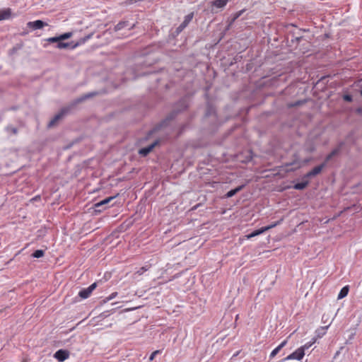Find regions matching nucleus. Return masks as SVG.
I'll return each mask as SVG.
<instances>
[{
    "mask_svg": "<svg viewBox=\"0 0 362 362\" xmlns=\"http://www.w3.org/2000/svg\"><path fill=\"white\" fill-rule=\"evenodd\" d=\"M98 94V93L96 91L83 94L80 97L72 100L68 105L62 107L59 112L57 115H55L54 117L49 121V122L47 124V128H52L56 126L57 122L60 119H62L64 116L71 113V111L74 110L78 104L94 96H96Z\"/></svg>",
    "mask_w": 362,
    "mask_h": 362,
    "instance_id": "obj_1",
    "label": "nucleus"
},
{
    "mask_svg": "<svg viewBox=\"0 0 362 362\" xmlns=\"http://www.w3.org/2000/svg\"><path fill=\"white\" fill-rule=\"evenodd\" d=\"M179 114V111L174 108L163 119L156 124L153 129L147 132L144 139L145 141L148 140L153 134L158 132L161 129L168 127L170 122L175 119Z\"/></svg>",
    "mask_w": 362,
    "mask_h": 362,
    "instance_id": "obj_2",
    "label": "nucleus"
},
{
    "mask_svg": "<svg viewBox=\"0 0 362 362\" xmlns=\"http://www.w3.org/2000/svg\"><path fill=\"white\" fill-rule=\"evenodd\" d=\"M93 34L94 33H90V34L81 37L76 43H74V42H64L60 41V42L57 44L56 47L58 49H75L76 47L84 44L86 42L90 40L93 37Z\"/></svg>",
    "mask_w": 362,
    "mask_h": 362,
    "instance_id": "obj_3",
    "label": "nucleus"
},
{
    "mask_svg": "<svg viewBox=\"0 0 362 362\" xmlns=\"http://www.w3.org/2000/svg\"><path fill=\"white\" fill-rule=\"evenodd\" d=\"M160 143V139H156L153 143H151L150 145L146 146V147H144V148H141L138 151V153L139 155H140L141 157H146L153 150V148L159 145Z\"/></svg>",
    "mask_w": 362,
    "mask_h": 362,
    "instance_id": "obj_4",
    "label": "nucleus"
},
{
    "mask_svg": "<svg viewBox=\"0 0 362 362\" xmlns=\"http://www.w3.org/2000/svg\"><path fill=\"white\" fill-rule=\"evenodd\" d=\"M228 1H229V0H214V1H211L210 2L211 13H218V11L215 10V8L222 9L226 6V4H228Z\"/></svg>",
    "mask_w": 362,
    "mask_h": 362,
    "instance_id": "obj_5",
    "label": "nucleus"
},
{
    "mask_svg": "<svg viewBox=\"0 0 362 362\" xmlns=\"http://www.w3.org/2000/svg\"><path fill=\"white\" fill-rule=\"evenodd\" d=\"M117 196V194L115 196L109 197L104 199L103 200H102L100 202L95 203L94 204L95 211L100 212L101 211L105 209L106 205L107 204H109L112 200H113Z\"/></svg>",
    "mask_w": 362,
    "mask_h": 362,
    "instance_id": "obj_6",
    "label": "nucleus"
},
{
    "mask_svg": "<svg viewBox=\"0 0 362 362\" xmlns=\"http://www.w3.org/2000/svg\"><path fill=\"white\" fill-rule=\"evenodd\" d=\"M305 355V353L303 352V349H297L294 352L286 356V358H283L279 362H284L288 360H292V359H296L298 361L301 360Z\"/></svg>",
    "mask_w": 362,
    "mask_h": 362,
    "instance_id": "obj_7",
    "label": "nucleus"
},
{
    "mask_svg": "<svg viewBox=\"0 0 362 362\" xmlns=\"http://www.w3.org/2000/svg\"><path fill=\"white\" fill-rule=\"evenodd\" d=\"M188 107L189 102L187 98H182L175 104L174 108L179 111V113H181L182 112L186 110Z\"/></svg>",
    "mask_w": 362,
    "mask_h": 362,
    "instance_id": "obj_8",
    "label": "nucleus"
},
{
    "mask_svg": "<svg viewBox=\"0 0 362 362\" xmlns=\"http://www.w3.org/2000/svg\"><path fill=\"white\" fill-rule=\"evenodd\" d=\"M97 287V283L94 282L90 286H89L86 288H83L78 293V296L81 297L83 299H86L90 296L91 293L93 291L94 289Z\"/></svg>",
    "mask_w": 362,
    "mask_h": 362,
    "instance_id": "obj_9",
    "label": "nucleus"
},
{
    "mask_svg": "<svg viewBox=\"0 0 362 362\" xmlns=\"http://www.w3.org/2000/svg\"><path fill=\"white\" fill-rule=\"evenodd\" d=\"M70 353L66 349H59L54 354V357L59 362H63L65 360H66L69 357Z\"/></svg>",
    "mask_w": 362,
    "mask_h": 362,
    "instance_id": "obj_10",
    "label": "nucleus"
},
{
    "mask_svg": "<svg viewBox=\"0 0 362 362\" xmlns=\"http://www.w3.org/2000/svg\"><path fill=\"white\" fill-rule=\"evenodd\" d=\"M204 116L205 117H214V119H217L216 108L212 103L209 102L206 103Z\"/></svg>",
    "mask_w": 362,
    "mask_h": 362,
    "instance_id": "obj_11",
    "label": "nucleus"
},
{
    "mask_svg": "<svg viewBox=\"0 0 362 362\" xmlns=\"http://www.w3.org/2000/svg\"><path fill=\"white\" fill-rule=\"evenodd\" d=\"M47 23L42 20H37L35 21H30L27 23V26L33 30L42 29L47 26Z\"/></svg>",
    "mask_w": 362,
    "mask_h": 362,
    "instance_id": "obj_12",
    "label": "nucleus"
},
{
    "mask_svg": "<svg viewBox=\"0 0 362 362\" xmlns=\"http://www.w3.org/2000/svg\"><path fill=\"white\" fill-rule=\"evenodd\" d=\"M245 11L244 9L239 11L233 15H231L229 18L228 19V25L226 28V30H229L230 28L232 26V25L234 23V22Z\"/></svg>",
    "mask_w": 362,
    "mask_h": 362,
    "instance_id": "obj_13",
    "label": "nucleus"
},
{
    "mask_svg": "<svg viewBox=\"0 0 362 362\" xmlns=\"http://www.w3.org/2000/svg\"><path fill=\"white\" fill-rule=\"evenodd\" d=\"M245 185H241L235 189L229 190L224 196L225 198H230L236 194L238 192H240L244 187Z\"/></svg>",
    "mask_w": 362,
    "mask_h": 362,
    "instance_id": "obj_14",
    "label": "nucleus"
},
{
    "mask_svg": "<svg viewBox=\"0 0 362 362\" xmlns=\"http://www.w3.org/2000/svg\"><path fill=\"white\" fill-rule=\"evenodd\" d=\"M329 325L323 327H320L315 330V337L316 340L317 339L322 338L325 334L327 328L329 327Z\"/></svg>",
    "mask_w": 362,
    "mask_h": 362,
    "instance_id": "obj_15",
    "label": "nucleus"
},
{
    "mask_svg": "<svg viewBox=\"0 0 362 362\" xmlns=\"http://www.w3.org/2000/svg\"><path fill=\"white\" fill-rule=\"evenodd\" d=\"M267 228H264V227H262L259 229H257V230H255L254 231H252V233H250V234L247 235L246 237L247 239H250L253 237H255V236H257L259 235H261L262 233H264V232L267 231Z\"/></svg>",
    "mask_w": 362,
    "mask_h": 362,
    "instance_id": "obj_16",
    "label": "nucleus"
},
{
    "mask_svg": "<svg viewBox=\"0 0 362 362\" xmlns=\"http://www.w3.org/2000/svg\"><path fill=\"white\" fill-rule=\"evenodd\" d=\"M287 344V341H282L276 348H275L270 354L269 358H273Z\"/></svg>",
    "mask_w": 362,
    "mask_h": 362,
    "instance_id": "obj_17",
    "label": "nucleus"
},
{
    "mask_svg": "<svg viewBox=\"0 0 362 362\" xmlns=\"http://www.w3.org/2000/svg\"><path fill=\"white\" fill-rule=\"evenodd\" d=\"M11 16V8L0 10V21L8 19Z\"/></svg>",
    "mask_w": 362,
    "mask_h": 362,
    "instance_id": "obj_18",
    "label": "nucleus"
},
{
    "mask_svg": "<svg viewBox=\"0 0 362 362\" xmlns=\"http://www.w3.org/2000/svg\"><path fill=\"white\" fill-rule=\"evenodd\" d=\"M309 184L308 180H303L302 182H298L293 185V189L297 190H302L307 187Z\"/></svg>",
    "mask_w": 362,
    "mask_h": 362,
    "instance_id": "obj_19",
    "label": "nucleus"
},
{
    "mask_svg": "<svg viewBox=\"0 0 362 362\" xmlns=\"http://www.w3.org/2000/svg\"><path fill=\"white\" fill-rule=\"evenodd\" d=\"M194 12H191L185 16L184 21L181 23L185 28H186L189 23L192 21L194 18Z\"/></svg>",
    "mask_w": 362,
    "mask_h": 362,
    "instance_id": "obj_20",
    "label": "nucleus"
},
{
    "mask_svg": "<svg viewBox=\"0 0 362 362\" xmlns=\"http://www.w3.org/2000/svg\"><path fill=\"white\" fill-rule=\"evenodd\" d=\"M349 291V286H344L340 290V291H339V293L338 294L337 298L338 299H342V298H345L348 295Z\"/></svg>",
    "mask_w": 362,
    "mask_h": 362,
    "instance_id": "obj_21",
    "label": "nucleus"
},
{
    "mask_svg": "<svg viewBox=\"0 0 362 362\" xmlns=\"http://www.w3.org/2000/svg\"><path fill=\"white\" fill-rule=\"evenodd\" d=\"M307 102V100H299L293 103H289L287 104V107L288 108H293L296 107L300 106L302 105H304Z\"/></svg>",
    "mask_w": 362,
    "mask_h": 362,
    "instance_id": "obj_22",
    "label": "nucleus"
},
{
    "mask_svg": "<svg viewBox=\"0 0 362 362\" xmlns=\"http://www.w3.org/2000/svg\"><path fill=\"white\" fill-rule=\"evenodd\" d=\"M128 25L129 22L127 21H121L115 26L114 30L115 31H119Z\"/></svg>",
    "mask_w": 362,
    "mask_h": 362,
    "instance_id": "obj_23",
    "label": "nucleus"
},
{
    "mask_svg": "<svg viewBox=\"0 0 362 362\" xmlns=\"http://www.w3.org/2000/svg\"><path fill=\"white\" fill-rule=\"evenodd\" d=\"M5 130L10 135H16L18 133V129L12 125H8Z\"/></svg>",
    "mask_w": 362,
    "mask_h": 362,
    "instance_id": "obj_24",
    "label": "nucleus"
},
{
    "mask_svg": "<svg viewBox=\"0 0 362 362\" xmlns=\"http://www.w3.org/2000/svg\"><path fill=\"white\" fill-rule=\"evenodd\" d=\"M339 154L338 150H335L334 148L325 157V161L323 163H325V165H327V163L329 162L334 156H336Z\"/></svg>",
    "mask_w": 362,
    "mask_h": 362,
    "instance_id": "obj_25",
    "label": "nucleus"
},
{
    "mask_svg": "<svg viewBox=\"0 0 362 362\" xmlns=\"http://www.w3.org/2000/svg\"><path fill=\"white\" fill-rule=\"evenodd\" d=\"M325 166V163H322L320 165L315 166L313 170H311L312 173H313L315 176L320 174Z\"/></svg>",
    "mask_w": 362,
    "mask_h": 362,
    "instance_id": "obj_26",
    "label": "nucleus"
},
{
    "mask_svg": "<svg viewBox=\"0 0 362 362\" xmlns=\"http://www.w3.org/2000/svg\"><path fill=\"white\" fill-rule=\"evenodd\" d=\"M44 255L45 251L43 250H37L32 254V257L34 258H40L43 257Z\"/></svg>",
    "mask_w": 362,
    "mask_h": 362,
    "instance_id": "obj_27",
    "label": "nucleus"
},
{
    "mask_svg": "<svg viewBox=\"0 0 362 362\" xmlns=\"http://www.w3.org/2000/svg\"><path fill=\"white\" fill-rule=\"evenodd\" d=\"M72 35H73L72 32H67V33L61 34L59 36L60 41H64L65 40L70 38Z\"/></svg>",
    "mask_w": 362,
    "mask_h": 362,
    "instance_id": "obj_28",
    "label": "nucleus"
},
{
    "mask_svg": "<svg viewBox=\"0 0 362 362\" xmlns=\"http://www.w3.org/2000/svg\"><path fill=\"white\" fill-rule=\"evenodd\" d=\"M316 341V338H313L312 340L308 343H306L305 345L300 346L299 349H303V352L305 353V350L309 349L310 347H311V346L315 343Z\"/></svg>",
    "mask_w": 362,
    "mask_h": 362,
    "instance_id": "obj_29",
    "label": "nucleus"
},
{
    "mask_svg": "<svg viewBox=\"0 0 362 362\" xmlns=\"http://www.w3.org/2000/svg\"><path fill=\"white\" fill-rule=\"evenodd\" d=\"M46 41H47L48 42H50V43H59L60 42V39H59V36H54V37H49L47 39H46Z\"/></svg>",
    "mask_w": 362,
    "mask_h": 362,
    "instance_id": "obj_30",
    "label": "nucleus"
},
{
    "mask_svg": "<svg viewBox=\"0 0 362 362\" xmlns=\"http://www.w3.org/2000/svg\"><path fill=\"white\" fill-rule=\"evenodd\" d=\"M150 267L149 266H144L142 267H141L137 272H136V274H138L139 275H141L144 274V272L148 271Z\"/></svg>",
    "mask_w": 362,
    "mask_h": 362,
    "instance_id": "obj_31",
    "label": "nucleus"
},
{
    "mask_svg": "<svg viewBox=\"0 0 362 362\" xmlns=\"http://www.w3.org/2000/svg\"><path fill=\"white\" fill-rule=\"evenodd\" d=\"M342 98L346 102L351 103L353 101V96L351 94H344Z\"/></svg>",
    "mask_w": 362,
    "mask_h": 362,
    "instance_id": "obj_32",
    "label": "nucleus"
},
{
    "mask_svg": "<svg viewBox=\"0 0 362 362\" xmlns=\"http://www.w3.org/2000/svg\"><path fill=\"white\" fill-rule=\"evenodd\" d=\"M117 296V292H114L112 294H110L108 297H107L105 299H104L103 301V303H107L110 301V300L113 299Z\"/></svg>",
    "mask_w": 362,
    "mask_h": 362,
    "instance_id": "obj_33",
    "label": "nucleus"
},
{
    "mask_svg": "<svg viewBox=\"0 0 362 362\" xmlns=\"http://www.w3.org/2000/svg\"><path fill=\"white\" fill-rule=\"evenodd\" d=\"M356 335V331L355 330H353L351 332L348 339H346V344H349L351 343V341L354 338Z\"/></svg>",
    "mask_w": 362,
    "mask_h": 362,
    "instance_id": "obj_34",
    "label": "nucleus"
},
{
    "mask_svg": "<svg viewBox=\"0 0 362 362\" xmlns=\"http://www.w3.org/2000/svg\"><path fill=\"white\" fill-rule=\"evenodd\" d=\"M329 77V76H322L317 82V84L320 83H327L328 81V78Z\"/></svg>",
    "mask_w": 362,
    "mask_h": 362,
    "instance_id": "obj_35",
    "label": "nucleus"
},
{
    "mask_svg": "<svg viewBox=\"0 0 362 362\" xmlns=\"http://www.w3.org/2000/svg\"><path fill=\"white\" fill-rule=\"evenodd\" d=\"M185 28L182 24H180L177 28H176L175 34L178 35Z\"/></svg>",
    "mask_w": 362,
    "mask_h": 362,
    "instance_id": "obj_36",
    "label": "nucleus"
},
{
    "mask_svg": "<svg viewBox=\"0 0 362 362\" xmlns=\"http://www.w3.org/2000/svg\"><path fill=\"white\" fill-rule=\"evenodd\" d=\"M314 176H315V175H314V174H313V173H312V170H310V171H309L308 173H307L306 174H305V175L303 176L302 179H303V180H308L309 178L313 177H314Z\"/></svg>",
    "mask_w": 362,
    "mask_h": 362,
    "instance_id": "obj_37",
    "label": "nucleus"
},
{
    "mask_svg": "<svg viewBox=\"0 0 362 362\" xmlns=\"http://www.w3.org/2000/svg\"><path fill=\"white\" fill-rule=\"evenodd\" d=\"M345 145V142L344 141H340L336 148H334L335 150H338V153H339V152L341 151L342 148L344 147V146Z\"/></svg>",
    "mask_w": 362,
    "mask_h": 362,
    "instance_id": "obj_38",
    "label": "nucleus"
},
{
    "mask_svg": "<svg viewBox=\"0 0 362 362\" xmlns=\"http://www.w3.org/2000/svg\"><path fill=\"white\" fill-rule=\"evenodd\" d=\"M281 221H278L276 222H274L269 226H264V228H267V231L274 228L275 226H276L277 225H279Z\"/></svg>",
    "mask_w": 362,
    "mask_h": 362,
    "instance_id": "obj_39",
    "label": "nucleus"
},
{
    "mask_svg": "<svg viewBox=\"0 0 362 362\" xmlns=\"http://www.w3.org/2000/svg\"><path fill=\"white\" fill-rule=\"evenodd\" d=\"M160 350H156V351H153V352L151 354V356H150V357H149V361H152L154 359L155 356H156L157 354H160Z\"/></svg>",
    "mask_w": 362,
    "mask_h": 362,
    "instance_id": "obj_40",
    "label": "nucleus"
},
{
    "mask_svg": "<svg viewBox=\"0 0 362 362\" xmlns=\"http://www.w3.org/2000/svg\"><path fill=\"white\" fill-rule=\"evenodd\" d=\"M303 39L302 36H296L293 39L291 40V42L298 43L300 42V40Z\"/></svg>",
    "mask_w": 362,
    "mask_h": 362,
    "instance_id": "obj_41",
    "label": "nucleus"
},
{
    "mask_svg": "<svg viewBox=\"0 0 362 362\" xmlns=\"http://www.w3.org/2000/svg\"><path fill=\"white\" fill-rule=\"evenodd\" d=\"M243 57L240 54H237L236 56L234 57L233 58V61H235V62H240L241 59H242Z\"/></svg>",
    "mask_w": 362,
    "mask_h": 362,
    "instance_id": "obj_42",
    "label": "nucleus"
},
{
    "mask_svg": "<svg viewBox=\"0 0 362 362\" xmlns=\"http://www.w3.org/2000/svg\"><path fill=\"white\" fill-rule=\"evenodd\" d=\"M344 349V347H343V346H341V347L340 348V350H339V351H337L336 352V354H335V355H334V358H336V357H337V356L340 354L341 350V349Z\"/></svg>",
    "mask_w": 362,
    "mask_h": 362,
    "instance_id": "obj_43",
    "label": "nucleus"
},
{
    "mask_svg": "<svg viewBox=\"0 0 362 362\" xmlns=\"http://www.w3.org/2000/svg\"><path fill=\"white\" fill-rule=\"evenodd\" d=\"M356 112L358 113H362V108L361 107H358L356 109Z\"/></svg>",
    "mask_w": 362,
    "mask_h": 362,
    "instance_id": "obj_44",
    "label": "nucleus"
},
{
    "mask_svg": "<svg viewBox=\"0 0 362 362\" xmlns=\"http://www.w3.org/2000/svg\"><path fill=\"white\" fill-rule=\"evenodd\" d=\"M295 163V162H291V163H286V166H291V165H293V164Z\"/></svg>",
    "mask_w": 362,
    "mask_h": 362,
    "instance_id": "obj_45",
    "label": "nucleus"
},
{
    "mask_svg": "<svg viewBox=\"0 0 362 362\" xmlns=\"http://www.w3.org/2000/svg\"><path fill=\"white\" fill-rule=\"evenodd\" d=\"M22 362H29V360L28 358H24Z\"/></svg>",
    "mask_w": 362,
    "mask_h": 362,
    "instance_id": "obj_46",
    "label": "nucleus"
},
{
    "mask_svg": "<svg viewBox=\"0 0 362 362\" xmlns=\"http://www.w3.org/2000/svg\"><path fill=\"white\" fill-rule=\"evenodd\" d=\"M351 207H347V208H346L344 210H345V211H349V210H350V209H351Z\"/></svg>",
    "mask_w": 362,
    "mask_h": 362,
    "instance_id": "obj_47",
    "label": "nucleus"
},
{
    "mask_svg": "<svg viewBox=\"0 0 362 362\" xmlns=\"http://www.w3.org/2000/svg\"><path fill=\"white\" fill-rule=\"evenodd\" d=\"M235 61H233H233L230 62V65H233V64H235Z\"/></svg>",
    "mask_w": 362,
    "mask_h": 362,
    "instance_id": "obj_48",
    "label": "nucleus"
},
{
    "mask_svg": "<svg viewBox=\"0 0 362 362\" xmlns=\"http://www.w3.org/2000/svg\"><path fill=\"white\" fill-rule=\"evenodd\" d=\"M134 25H133L129 29H133L134 28Z\"/></svg>",
    "mask_w": 362,
    "mask_h": 362,
    "instance_id": "obj_49",
    "label": "nucleus"
},
{
    "mask_svg": "<svg viewBox=\"0 0 362 362\" xmlns=\"http://www.w3.org/2000/svg\"><path fill=\"white\" fill-rule=\"evenodd\" d=\"M360 94H361V95L362 96V89H361V91H360Z\"/></svg>",
    "mask_w": 362,
    "mask_h": 362,
    "instance_id": "obj_50",
    "label": "nucleus"
}]
</instances>
